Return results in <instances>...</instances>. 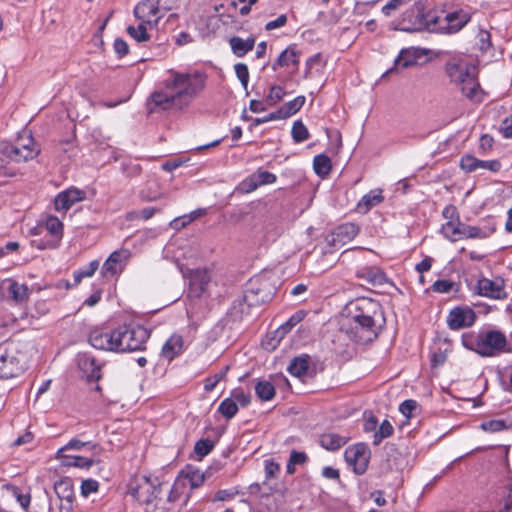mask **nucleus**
Instances as JSON below:
<instances>
[{"label": "nucleus", "instance_id": "0e129e2a", "mask_svg": "<svg viewBox=\"0 0 512 512\" xmlns=\"http://www.w3.org/2000/svg\"><path fill=\"white\" fill-rule=\"evenodd\" d=\"M454 282L449 280H437L432 285V290L436 293H448L452 290Z\"/></svg>", "mask_w": 512, "mask_h": 512}, {"label": "nucleus", "instance_id": "4468645a", "mask_svg": "<svg viewBox=\"0 0 512 512\" xmlns=\"http://www.w3.org/2000/svg\"><path fill=\"white\" fill-rule=\"evenodd\" d=\"M273 292L266 281L250 280L244 293V299L249 306L260 305L270 301Z\"/></svg>", "mask_w": 512, "mask_h": 512}, {"label": "nucleus", "instance_id": "ddd939ff", "mask_svg": "<svg viewBox=\"0 0 512 512\" xmlns=\"http://www.w3.org/2000/svg\"><path fill=\"white\" fill-rule=\"evenodd\" d=\"M477 67L468 63L461 58H452L445 64V72L450 78L451 82L457 86L465 82V80L475 74Z\"/></svg>", "mask_w": 512, "mask_h": 512}, {"label": "nucleus", "instance_id": "603ef678", "mask_svg": "<svg viewBox=\"0 0 512 512\" xmlns=\"http://www.w3.org/2000/svg\"><path fill=\"white\" fill-rule=\"evenodd\" d=\"M230 398L235 400V403L238 405V407H246L251 402V395L249 393H245L241 389H234L231 392Z\"/></svg>", "mask_w": 512, "mask_h": 512}, {"label": "nucleus", "instance_id": "13d9d810", "mask_svg": "<svg viewBox=\"0 0 512 512\" xmlns=\"http://www.w3.org/2000/svg\"><path fill=\"white\" fill-rule=\"evenodd\" d=\"M477 38L480 50L487 52L492 46L490 33L487 30L480 29Z\"/></svg>", "mask_w": 512, "mask_h": 512}, {"label": "nucleus", "instance_id": "338daca9", "mask_svg": "<svg viewBox=\"0 0 512 512\" xmlns=\"http://www.w3.org/2000/svg\"><path fill=\"white\" fill-rule=\"evenodd\" d=\"M280 471V465L273 460L265 461V477L266 480L274 478Z\"/></svg>", "mask_w": 512, "mask_h": 512}, {"label": "nucleus", "instance_id": "052dcab7", "mask_svg": "<svg viewBox=\"0 0 512 512\" xmlns=\"http://www.w3.org/2000/svg\"><path fill=\"white\" fill-rule=\"evenodd\" d=\"M157 5L159 6V11L162 17L169 11L173 9H178L180 7L179 0H156Z\"/></svg>", "mask_w": 512, "mask_h": 512}, {"label": "nucleus", "instance_id": "7ed1b4c3", "mask_svg": "<svg viewBox=\"0 0 512 512\" xmlns=\"http://www.w3.org/2000/svg\"><path fill=\"white\" fill-rule=\"evenodd\" d=\"M378 310L379 303L371 298L354 300V343L366 345L377 338L374 315Z\"/></svg>", "mask_w": 512, "mask_h": 512}, {"label": "nucleus", "instance_id": "20e7f679", "mask_svg": "<svg viewBox=\"0 0 512 512\" xmlns=\"http://www.w3.org/2000/svg\"><path fill=\"white\" fill-rule=\"evenodd\" d=\"M496 230V225L492 219L481 226H471L460 221L446 222L441 227L442 234L451 241H458L468 238H487Z\"/></svg>", "mask_w": 512, "mask_h": 512}, {"label": "nucleus", "instance_id": "c9c22d12", "mask_svg": "<svg viewBox=\"0 0 512 512\" xmlns=\"http://www.w3.org/2000/svg\"><path fill=\"white\" fill-rule=\"evenodd\" d=\"M299 57L298 53L293 48H287L279 55L277 61L273 65V70H276L277 66H289L290 64L298 65Z\"/></svg>", "mask_w": 512, "mask_h": 512}, {"label": "nucleus", "instance_id": "6ab92c4d", "mask_svg": "<svg viewBox=\"0 0 512 512\" xmlns=\"http://www.w3.org/2000/svg\"><path fill=\"white\" fill-rule=\"evenodd\" d=\"M77 365L88 381H98L101 378V364L97 363L92 355L78 354Z\"/></svg>", "mask_w": 512, "mask_h": 512}, {"label": "nucleus", "instance_id": "4be33fe9", "mask_svg": "<svg viewBox=\"0 0 512 512\" xmlns=\"http://www.w3.org/2000/svg\"><path fill=\"white\" fill-rule=\"evenodd\" d=\"M371 459V450L368 444L359 442L354 444V473L363 474L366 472Z\"/></svg>", "mask_w": 512, "mask_h": 512}, {"label": "nucleus", "instance_id": "39448f33", "mask_svg": "<svg viewBox=\"0 0 512 512\" xmlns=\"http://www.w3.org/2000/svg\"><path fill=\"white\" fill-rule=\"evenodd\" d=\"M471 17L463 10L454 11L440 18L426 15L425 27L429 32L452 35L463 29Z\"/></svg>", "mask_w": 512, "mask_h": 512}, {"label": "nucleus", "instance_id": "e433bc0d", "mask_svg": "<svg viewBox=\"0 0 512 512\" xmlns=\"http://www.w3.org/2000/svg\"><path fill=\"white\" fill-rule=\"evenodd\" d=\"M394 433V427L388 420L382 421L379 428L373 435V444L378 446L384 439L389 438Z\"/></svg>", "mask_w": 512, "mask_h": 512}, {"label": "nucleus", "instance_id": "5fc2aeb1", "mask_svg": "<svg viewBox=\"0 0 512 512\" xmlns=\"http://www.w3.org/2000/svg\"><path fill=\"white\" fill-rule=\"evenodd\" d=\"M214 447V444L209 439H201L196 442L194 451L199 457L208 455Z\"/></svg>", "mask_w": 512, "mask_h": 512}, {"label": "nucleus", "instance_id": "cd10ccee", "mask_svg": "<svg viewBox=\"0 0 512 512\" xmlns=\"http://www.w3.org/2000/svg\"><path fill=\"white\" fill-rule=\"evenodd\" d=\"M184 340L181 335L173 334L163 345L162 355L168 359L173 360L176 356L182 353Z\"/></svg>", "mask_w": 512, "mask_h": 512}, {"label": "nucleus", "instance_id": "09e8293b", "mask_svg": "<svg viewBox=\"0 0 512 512\" xmlns=\"http://www.w3.org/2000/svg\"><path fill=\"white\" fill-rule=\"evenodd\" d=\"M122 171L128 177H137L142 172V167L135 160H127L122 163Z\"/></svg>", "mask_w": 512, "mask_h": 512}, {"label": "nucleus", "instance_id": "ea45409f", "mask_svg": "<svg viewBox=\"0 0 512 512\" xmlns=\"http://www.w3.org/2000/svg\"><path fill=\"white\" fill-rule=\"evenodd\" d=\"M123 268L121 258H106L102 267V274L105 277L114 276Z\"/></svg>", "mask_w": 512, "mask_h": 512}, {"label": "nucleus", "instance_id": "6e6552de", "mask_svg": "<svg viewBox=\"0 0 512 512\" xmlns=\"http://www.w3.org/2000/svg\"><path fill=\"white\" fill-rule=\"evenodd\" d=\"M36 234H44L45 239H34L31 241L33 246L38 249L56 248L62 237L63 224L55 216H49L45 223L40 224Z\"/></svg>", "mask_w": 512, "mask_h": 512}, {"label": "nucleus", "instance_id": "58836bf2", "mask_svg": "<svg viewBox=\"0 0 512 512\" xmlns=\"http://www.w3.org/2000/svg\"><path fill=\"white\" fill-rule=\"evenodd\" d=\"M313 168L316 174L320 176L327 175L331 170V161L329 157L320 154L314 157Z\"/></svg>", "mask_w": 512, "mask_h": 512}, {"label": "nucleus", "instance_id": "2f4dec72", "mask_svg": "<svg viewBox=\"0 0 512 512\" xmlns=\"http://www.w3.org/2000/svg\"><path fill=\"white\" fill-rule=\"evenodd\" d=\"M348 441L347 437H342L338 434L327 433L320 436V445L330 451H334L342 447Z\"/></svg>", "mask_w": 512, "mask_h": 512}, {"label": "nucleus", "instance_id": "680f3d73", "mask_svg": "<svg viewBox=\"0 0 512 512\" xmlns=\"http://www.w3.org/2000/svg\"><path fill=\"white\" fill-rule=\"evenodd\" d=\"M99 489V483L93 479H86L82 481L81 493L84 497H87L91 493L97 492Z\"/></svg>", "mask_w": 512, "mask_h": 512}, {"label": "nucleus", "instance_id": "a19ab883", "mask_svg": "<svg viewBox=\"0 0 512 512\" xmlns=\"http://www.w3.org/2000/svg\"><path fill=\"white\" fill-rule=\"evenodd\" d=\"M305 316H306V312L297 311L286 321V323H284L283 325H281L279 327V329L276 331V333L280 334V337H282L284 334L288 333L296 324L301 322Z\"/></svg>", "mask_w": 512, "mask_h": 512}, {"label": "nucleus", "instance_id": "dca6fc26", "mask_svg": "<svg viewBox=\"0 0 512 512\" xmlns=\"http://www.w3.org/2000/svg\"><path fill=\"white\" fill-rule=\"evenodd\" d=\"M135 17L149 26H155L162 18L156 0H143L134 8Z\"/></svg>", "mask_w": 512, "mask_h": 512}, {"label": "nucleus", "instance_id": "a18cd8bd", "mask_svg": "<svg viewBox=\"0 0 512 512\" xmlns=\"http://www.w3.org/2000/svg\"><path fill=\"white\" fill-rule=\"evenodd\" d=\"M228 370L229 366H225L219 372L215 373L213 376L207 377L204 380L205 391H212L217 386V384L226 377Z\"/></svg>", "mask_w": 512, "mask_h": 512}, {"label": "nucleus", "instance_id": "4d7b16f0", "mask_svg": "<svg viewBox=\"0 0 512 512\" xmlns=\"http://www.w3.org/2000/svg\"><path fill=\"white\" fill-rule=\"evenodd\" d=\"M364 423L363 430L367 433L375 432L378 424L376 416L371 411H365L363 413Z\"/></svg>", "mask_w": 512, "mask_h": 512}, {"label": "nucleus", "instance_id": "de8ad7c7", "mask_svg": "<svg viewBox=\"0 0 512 512\" xmlns=\"http://www.w3.org/2000/svg\"><path fill=\"white\" fill-rule=\"evenodd\" d=\"M481 429L487 432H499L508 428L506 422L502 419H493L485 421L480 425Z\"/></svg>", "mask_w": 512, "mask_h": 512}, {"label": "nucleus", "instance_id": "c03bdc74", "mask_svg": "<svg viewBox=\"0 0 512 512\" xmlns=\"http://www.w3.org/2000/svg\"><path fill=\"white\" fill-rule=\"evenodd\" d=\"M418 408V402L413 399L405 400L399 405V411L406 418V423H408L410 419L415 416V412L418 410Z\"/></svg>", "mask_w": 512, "mask_h": 512}, {"label": "nucleus", "instance_id": "c756f323", "mask_svg": "<svg viewBox=\"0 0 512 512\" xmlns=\"http://www.w3.org/2000/svg\"><path fill=\"white\" fill-rule=\"evenodd\" d=\"M478 71L468 77L465 82L459 85L462 93L471 100H480L478 97L481 93L480 84L477 78Z\"/></svg>", "mask_w": 512, "mask_h": 512}, {"label": "nucleus", "instance_id": "6e6d98bb", "mask_svg": "<svg viewBox=\"0 0 512 512\" xmlns=\"http://www.w3.org/2000/svg\"><path fill=\"white\" fill-rule=\"evenodd\" d=\"M234 70H235L236 76L240 80L243 88L247 89L248 82H249V70H248L247 65L244 63H237L234 66Z\"/></svg>", "mask_w": 512, "mask_h": 512}, {"label": "nucleus", "instance_id": "2eb2a0df", "mask_svg": "<svg viewBox=\"0 0 512 512\" xmlns=\"http://www.w3.org/2000/svg\"><path fill=\"white\" fill-rule=\"evenodd\" d=\"M338 322L339 331L336 335V340L334 341L336 345L335 349L338 353L344 354L347 352L349 342L352 340V336L350 334L352 330V320L350 318L349 303L340 313Z\"/></svg>", "mask_w": 512, "mask_h": 512}, {"label": "nucleus", "instance_id": "69168bd1", "mask_svg": "<svg viewBox=\"0 0 512 512\" xmlns=\"http://www.w3.org/2000/svg\"><path fill=\"white\" fill-rule=\"evenodd\" d=\"M442 216L447 220L446 222L460 221L458 210L454 205H447L442 211Z\"/></svg>", "mask_w": 512, "mask_h": 512}, {"label": "nucleus", "instance_id": "f704fd0d", "mask_svg": "<svg viewBox=\"0 0 512 512\" xmlns=\"http://www.w3.org/2000/svg\"><path fill=\"white\" fill-rule=\"evenodd\" d=\"M305 101V96H297L295 99L285 103L283 106L279 108L280 114L283 115L284 119L294 115L303 107Z\"/></svg>", "mask_w": 512, "mask_h": 512}, {"label": "nucleus", "instance_id": "49530a36", "mask_svg": "<svg viewBox=\"0 0 512 512\" xmlns=\"http://www.w3.org/2000/svg\"><path fill=\"white\" fill-rule=\"evenodd\" d=\"M62 462L67 466H74L79 468H89L93 461L82 456H64L60 458Z\"/></svg>", "mask_w": 512, "mask_h": 512}, {"label": "nucleus", "instance_id": "b1692460", "mask_svg": "<svg viewBox=\"0 0 512 512\" xmlns=\"http://www.w3.org/2000/svg\"><path fill=\"white\" fill-rule=\"evenodd\" d=\"M356 275L373 287L382 286L388 281L386 274L377 267L363 268Z\"/></svg>", "mask_w": 512, "mask_h": 512}, {"label": "nucleus", "instance_id": "f257e3e1", "mask_svg": "<svg viewBox=\"0 0 512 512\" xmlns=\"http://www.w3.org/2000/svg\"><path fill=\"white\" fill-rule=\"evenodd\" d=\"M205 82L206 77L199 72L182 73L169 70L168 77L164 80V89L154 91L148 98V112L184 109L205 88Z\"/></svg>", "mask_w": 512, "mask_h": 512}, {"label": "nucleus", "instance_id": "423d86ee", "mask_svg": "<svg viewBox=\"0 0 512 512\" xmlns=\"http://www.w3.org/2000/svg\"><path fill=\"white\" fill-rule=\"evenodd\" d=\"M39 148L30 136L20 137L16 143L0 142V153L3 157V162H26L34 159L39 154Z\"/></svg>", "mask_w": 512, "mask_h": 512}, {"label": "nucleus", "instance_id": "a878e982", "mask_svg": "<svg viewBox=\"0 0 512 512\" xmlns=\"http://www.w3.org/2000/svg\"><path fill=\"white\" fill-rule=\"evenodd\" d=\"M383 200L382 190H372L361 198L354 210L358 213L366 214Z\"/></svg>", "mask_w": 512, "mask_h": 512}, {"label": "nucleus", "instance_id": "c85d7f7f", "mask_svg": "<svg viewBox=\"0 0 512 512\" xmlns=\"http://www.w3.org/2000/svg\"><path fill=\"white\" fill-rule=\"evenodd\" d=\"M229 44L232 52L237 57H243L254 48L255 39L253 37L242 39L241 37L233 36L230 38Z\"/></svg>", "mask_w": 512, "mask_h": 512}, {"label": "nucleus", "instance_id": "a211bd4d", "mask_svg": "<svg viewBox=\"0 0 512 512\" xmlns=\"http://www.w3.org/2000/svg\"><path fill=\"white\" fill-rule=\"evenodd\" d=\"M478 294L492 299H504L507 296L504 281L500 278L491 280L481 278L477 282Z\"/></svg>", "mask_w": 512, "mask_h": 512}, {"label": "nucleus", "instance_id": "8fccbe9b", "mask_svg": "<svg viewBox=\"0 0 512 512\" xmlns=\"http://www.w3.org/2000/svg\"><path fill=\"white\" fill-rule=\"evenodd\" d=\"M413 0H390L382 7V13L385 16H391L393 12L407 6Z\"/></svg>", "mask_w": 512, "mask_h": 512}, {"label": "nucleus", "instance_id": "37998d69", "mask_svg": "<svg viewBox=\"0 0 512 512\" xmlns=\"http://www.w3.org/2000/svg\"><path fill=\"white\" fill-rule=\"evenodd\" d=\"M145 25L146 23L141 22L137 27L128 26L127 33L137 42H146L150 37Z\"/></svg>", "mask_w": 512, "mask_h": 512}, {"label": "nucleus", "instance_id": "1a4fd4ad", "mask_svg": "<svg viewBox=\"0 0 512 512\" xmlns=\"http://www.w3.org/2000/svg\"><path fill=\"white\" fill-rule=\"evenodd\" d=\"M161 484L157 479L142 477L131 482L129 485V494L139 503L149 505L159 495Z\"/></svg>", "mask_w": 512, "mask_h": 512}, {"label": "nucleus", "instance_id": "aec40b11", "mask_svg": "<svg viewBox=\"0 0 512 512\" xmlns=\"http://www.w3.org/2000/svg\"><path fill=\"white\" fill-rule=\"evenodd\" d=\"M85 199V192L76 188H70L60 192L55 200L54 205L57 211H67L75 203Z\"/></svg>", "mask_w": 512, "mask_h": 512}, {"label": "nucleus", "instance_id": "f03ea898", "mask_svg": "<svg viewBox=\"0 0 512 512\" xmlns=\"http://www.w3.org/2000/svg\"><path fill=\"white\" fill-rule=\"evenodd\" d=\"M465 348L476 352L482 357H496L512 352V345L504 332L498 329L482 330L478 333L469 332L462 335Z\"/></svg>", "mask_w": 512, "mask_h": 512}, {"label": "nucleus", "instance_id": "774afa93", "mask_svg": "<svg viewBox=\"0 0 512 512\" xmlns=\"http://www.w3.org/2000/svg\"><path fill=\"white\" fill-rule=\"evenodd\" d=\"M187 478L193 488L201 486L204 482V475L199 470H192L188 472Z\"/></svg>", "mask_w": 512, "mask_h": 512}, {"label": "nucleus", "instance_id": "7c9ffc66", "mask_svg": "<svg viewBox=\"0 0 512 512\" xmlns=\"http://www.w3.org/2000/svg\"><path fill=\"white\" fill-rule=\"evenodd\" d=\"M277 177L275 174L268 172V171H257L254 174L251 175L249 182H248V188L246 189L247 192L255 190L261 185L265 184H272L276 181Z\"/></svg>", "mask_w": 512, "mask_h": 512}, {"label": "nucleus", "instance_id": "f8f14e48", "mask_svg": "<svg viewBox=\"0 0 512 512\" xmlns=\"http://www.w3.org/2000/svg\"><path fill=\"white\" fill-rule=\"evenodd\" d=\"M182 275L188 278L190 285L195 288L196 293L200 295L206 289V286L211 280V270L208 267H189L176 261Z\"/></svg>", "mask_w": 512, "mask_h": 512}, {"label": "nucleus", "instance_id": "bb28decb", "mask_svg": "<svg viewBox=\"0 0 512 512\" xmlns=\"http://www.w3.org/2000/svg\"><path fill=\"white\" fill-rule=\"evenodd\" d=\"M416 64L417 61L415 59V56L411 53V51L408 48L402 49L398 57L395 59L393 67L388 69L383 74V77L393 73H398L401 69L409 68Z\"/></svg>", "mask_w": 512, "mask_h": 512}, {"label": "nucleus", "instance_id": "4c0bfd02", "mask_svg": "<svg viewBox=\"0 0 512 512\" xmlns=\"http://www.w3.org/2000/svg\"><path fill=\"white\" fill-rule=\"evenodd\" d=\"M239 407L235 400L230 397L225 398L218 406V412L226 419H232L238 412Z\"/></svg>", "mask_w": 512, "mask_h": 512}, {"label": "nucleus", "instance_id": "473e14b6", "mask_svg": "<svg viewBox=\"0 0 512 512\" xmlns=\"http://www.w3.org/2000/svg\"><path fill=\"white\" fill-rule=\"evenodd\" d=\"M309 368V356L301 355L295 357L288 366V372L296 377L304 376Z\"/></svg>", "mask_w": 512, "mask_h": 512}, {"label": "nucleus", "instance_id": "864d4df0", "mask_svg": "<svg viewBox=\"0 0 512 512\" xmlns=\"http://www.w3.org/2000/svg\"><path fill=\"white\" fill-rule=\"evenodd\" d=\"M98 267H99V262L97 260H93L89 263V266L87 269H81V270L75 271L74 272L75 282L79 283L82 280V278L92 276L95 273V271L98 269Z\"/></svg>", "mask_w": 512, "mask_h": 512}, {"label": "nucleus", "instance_id": "9b49d317", "mask_svg": "<svg viewBox=\"0 0 512 512\" xmlns=\"http://www.w3.org/2000/svg\"><path fill=\"white\" fill-rule=\"evenodd\" d=\"M89 343L99 350L111 351L119 353L118 342L120 341L117 337V328H94L89 333Z\"/></svg>", "mask_w": 512, "mask_h": 512}, {"label": "nucleus", "instance_id": "79ce46f5", "mask_svg": "<svg viewBox=\"0 0 512 512\" xmlns=\"http://www.w3.org/2000/svg\"><path fill=\"white\" fill-rule=\"evenodd\" d=\"M291 135L296 143L304 142L309 138L308 129L301 120L294 122L291 130Z\"/></svg>", "mask_w": 512, "mask_h": 512}, {"label": "nucleus", "instance_id": "0eeeda50", "mask_svg": "<svg viewBox=\"0 0 512 512\" xmlns=\"http://www.w3.org/2000/svg\"><path fill=\"white\" fill-rule=\"evenodd\" d=\"M149 331L141 325H122L117 328L119 353L141 351L149 339Z\"/></svg>", "mask_w": 512, "mask_h": 512}, {"label": "nucleus", "instance_id": "72a5a7b5", "mask_svg": "<svg viewBox=\"0 0 512 512\" xmlns=\"http://www.w3.org/2000/svg\"><path fill=\"white\" fill-rule=\"evenodd\" d=\"M255 393L261 401H270L275 396V387L271 382L261 380L255 385Z\"/></svg>", "mask_w": 512, "mask_h": 512}, {"label": "nucleus", "instance_id": "5701e85b", "mask_svg": "<svg viewBox=\"0 0 512 512\" xmlns=\"http://www.w3.org/2000/svg\"><path fill=\"white\" fill-rule=\"evenodd\" d=\"M55 493L58 498L66 504H61V509L69 510L72 507L73 501L75 499L74 486L72 481L69 478L62 479L55 483L54 485Z\"/></svg>", "mask_w": 512, "mask_h": 512}, {"label": "nucleus", "instance_id": "f3484780", "mask_svg": "<svg viewBox=\"0 0 512 512\" xmlns=\"http://www.w3.org/2000/svg\"><path fill=\"white\" fill-rule=\"evenodd\" d=\"M475 313L470 308L455 307L449 312L447 324L452 330L470 327L475 323Z\"/></svg>", "mask_w": 512, "mask_h": 512}, {"label": "nucleus", "instance_id": "3c124183", "mask_svg": "<svg viewBox=\"0 0 512 512\" xmlns=\"http://www.w3.org/2000/svg\"><path fill=\"white\" fill-rule=\"evenodd\" d=\"M480 160L472 155H465L461 158L460 167L466 172H473L479 169Z\"/></svg>", "mask_w": 512, "mask_h": 512}, {"label": "nucleus", "instance_id": "393cba45", "mask_svg": "<svg viewBox=\"0 0 512 512\" xmlns=\"http://www.w3.org/2000/svg\"><path fill=\"white\" fill-rule=\"evenodd\" d=\"M6 283L9 300L16 304H21L28 300L30 290L27 285L18 283L12 279L6 280Z\"/></svg>", "mask_w": 512, "mask_h": 512}, {"label": "nucleus", "instance_id": "e2e57ef3", "mask_svg": "<svg viewBox=\"0 0 512 512\" xmlns=\"http://www.w3.org/2000/svg\"><path fill=\"white\" fill-rule=\"evenodd\" d=\"M86 444L78 439H71L63 448L58 450V458H64L66 450H81Z\"/></svg>", "mask_w": 512, "mask_h": 512}, {"label": "nucleus", "instance_id": "412c9836", "mask_svg": "<svg viewBox=\"0 0 512 512\" xmlns=\"http://www.w3.org/2000/svg\"><path fill=\"white\" fill-rule=\"evenodd\" d=\"M352 241V225L345 224L337 227L332 234L327 237V242L335 247V250L330 251L329 253H335L339 249L349 245Z\"/></svg>", "mask_w": 512, "mask_h": 512}, {"label": "nucleus", "instance_id": "bf43d9fd", "mask_svg": "<svg viewBox=\"0 0 512 512\" xmlns=\"http://www.w3.org/2000/svg\"><path fill=\"white\" fill-rule=\"evenodd\" d=\"M284 95L285 91L281 86H273L270 89L266 101L268 102L269 105H275L280 100H282Z\"/></svg>", "mask_w": 512, "mask_h": 512}, {"label": "nucleus", "instance_id": "9d476101", "mask_svg": "<svg viewBox=\"0 0 512 512\" xmlns=\"http://www.w3.org/2000/svg\"><path fill=\"white\" fill-rule=\"evenodd\" d=\"M16 351L13 343L0 344V378L14 377L22 371L23 367L15 356Z\"/></svg>", "mask_w": 512, "mask_h": 512}]
</instances>
